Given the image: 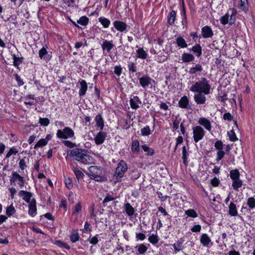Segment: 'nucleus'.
<instances>
[{
	"label": "nucleus",
	"instance_id": "nucleus-2",
	"mask_svg": "<svg viewBox=\"0 0 255 255\" xmlns=\"http://www.w3.org/2000/svg\"><path fill=\"white\" fill-rule=\"evenodd\" d=\"M189 90L193 93L202 92L204 94H209L211 86L208 80L205 77H202L200 80L195 82Z\"/></svg>",
	"mask_w": 255,
	"mask_h": 255
},
{
	"label": "nucleus",
	"instance_id": "nucleus-10",
	"mask_svg": "<svg viewBox=\"0 0 255 255\" xmlns=\"http://www.w3.org/2000/svg\"><path fill=\"white\" fill-rule=\"evenodd\" d=\"M36 200L34 198L32 199L31 202L28 205V214L31 217H34L37 213V209L36 207Z\"/></svg>",
	"mask_w": 255,
	"mask_h": 255
},
{
	"label": "nucleus",
	"instance_id": "nucleus-29",
	"mask_svg": "<svg viewBox=\"0 0 255 255\" xmlns=\"http://www.w3.org/2000/svg\"><path fill=\"white\" fill-rule=\"evenodd\" d=\"M243 185V182L240 179L233 180L232 186L234 189L238 191L239 188Z\"/></svg>",
	"mask_w": 255,
	"mask_h": 255
},
{
	"label": "nucleus",
	"instance_id": "nucleus-43",
	"mask_svg": "<svg viewBox=\"0 0 255 255\" xmlns=\"http://www.w3.org/2000/svg\"><path fill=\"white\" fill-rule=\"evenodd\" d=\"M131 150L133 152H138L139 150V142L138 140L133 141L131 145Z\"/></svg>",
	"mask_w": 255,
	"mask_h": 255
},
{
	"label": "nucleus",
	"instance_id": "nucleus-31",
	"mask_svg": "<svg viewBox=\"0 0 255 255\" xmlns=\"http://www.w3.org/2000/svg\"><path fill=\"white\" fill-rule=\"evenodd\" d=\"M183 241L182 239L178 240L176 243L173 245V247L176 252H179L182 248Z\"/></svg>",
	"mask_w": 255,
	"mask_h": 255
},
{
	"label": "nucleus",
	"instance_id": "nucleus-56",
	"mask_svg": "<svg viewBox=\"0 0 255 255\" xmlns=\"http://www.w3.org/2000/svg\"><path fill=\"white\" fill-rule=\"evenodd\" d=\"M215 147L216 149L219 151L222 150L223 147V144L221 140H218L215 143Z\"/></svg>",
	"mask_w": 255,
	"mask_h": 255
},
{
	"label": "nucleus",
	"instance_id": "nucleus-39",
	"mask_svg": "<svg viewBox=\"0 0 255 255\" xmlns=\"http://www.w3.org/2000/svg\"><path fill=\"white\" fill-rule=\"evenodd\" d=\"M141 147L142 149L144 150V151L147 152V155H152L154 153V149L152 148H151L149 147L146 145H142L141 146Z\"/></svg>",
	"mask_w": 255,
	"mask_h": 255
},
{
	"label": "nucleus",
	"instance_id": "nucleus-12",
	"mask_svg": "<svg viewBox=\"0 0 255 255\" xmlns=\"http://www.w3.org/2000/svg\"><path fill=\"white\" fill-rule=\"evenodd\" d=\"M201 32L204 38H211L213 35V32L210 27L205 26L202 28Z\"/></svg>",
	"mask_w": 255,
	"mask_h": 255
},
{
	"label": "nucleus",
	"instance_id": "nucleus-28",
	"mask_svg": "<svg viewBox=\"0 0 255 255\" xmlns=\"http://www.w3.org/2000/svg\"><path fill=\"white\" fill-rule=\"evenodd\" d=\"M190 51H192L195 53L198 57H200L202 54V48L199 44H196L193 46L192 49H190Z\"/></svg>",
	"mask_w": 255,
	"mask_h": 255
},
{
	"label": "nucleus",
	"instance_id": "nucleus-52",
	"mask_svg": "<svg viewBox=\"0 0 255 255\" xmlns=\"http://www.w3.org/2000/svg\"><path fill=\"white\" fill-rule=\"evenodd\" d=\"M230 140L235 141L238 140L234 129H232L228 132Z\"/></svg>",
	"mask_w": 255,
	"mask_h": 255
},
{
	"label": "nucleus",
	"instance_id": "nucleus-42",
	"mask_svg": "<svg viewBox=\"0 0 255 255\" xmlns=\"http://www.w3.org/2000/svg\"><path fill=\"white\" fill-rule=\"evenodd\" d=\"M88 18L86 16H83L81 17L80 19L77 21V23L81 25L85 26L88 24Z\"/></svg>",
	"mask_w": 255,
	"mask_h": 255
},
{
	"label": "nucleus",
	"instance_id": "nucleus-27",
	"mask_svg": "<svg viewBox=\"0 0 255 255\" xmlns=\"http://www.w3.org/2000/svg\"><path fill=\"white\" fill-rule=\"evenodd\" d=\"M176 44L178 47L181 48H186L188 46L185 39L181 36H179L176 38Z\"/></svg>",
	"mask_w": 255,
	"mask_h": 255
},
{
	"label": "nucleus",
	"instance_id": "nucleus-30",
	"mask_svg": "<svg viewBox=\"0 0 255 255\" xmlns=\"http://www.w3.org/2000/svg\"><path fill=\"white\" fill-rule=\"evenodd\" d=\"M47 51L46 48L43 47L39 51V56L41 59H44V60H49V58L47 56Z\"/></svg>",
	"mask_w": 255,
	"mask_h": 255
},
{
	"label": "nucleus",
	"instance_id": "nucleus-59",
	"mask_svg": "<svg viewBox=\"0 0 255 255\" xmlns=\"http://www.w3.org/2000/svg\"><path fill=\"white\" fill-rule=\"evenodd\" d=\"M15 80L17 83L18 86H21L24 84L23 80L21 79L20 77L17 74L14 75Z\"/></svg>",
	"mask_w": 255,
	"mask_h": 255
},
{
	"label": "nucleus",
	"instance_id": "nucleus-8",
	"mask_svg": "<svg viewBox=\"0 0 255 255\" xmlns=\"http://www.w3.org/2000/svg\"><path fill=\"white\" fill-rule=\"evenodd\" d=\"M194 96V100L195 102L198 105H203L205 104L206 102V97L205 95L208 94H204L202 92H197Z\"/></svg>",
	"mask_w": 255,
	"mask_h": 255
},
{
	"label": "nucleus",
	"instance_id": "nucleus-55",
	"mask_svg": "<svg viewBox=\"0 0 255 255\" xmlns=\"http://www.w3.org/2000/svg\"><path fill=\"white\" fill-rule=\"evenodd\" d=\"M147 250V247L144 244H141L138 247V252L140 254H144Z\"/></svg>",
	"mask_w": 255,
	"mask_h": 255
},
{
	"label": "nucleus",
	"instance_id": "nucleus-40",
	"mask_svg": "<svg viewBox=\"0 0 255 255\" xmlns=\"http://www.w3.org/2000/svg\"><path fill=\"white\" fill-rule=\"evenodd\" d=\"M185 213L188 217L196 218L198 217L197 212L194 209H188L185 211Z\"/></svg>",
	"mask_w": 255,
	"mask_h": 255
},
{
	"label": "nucleus",
	"instance_id": "nucleus-4",
	"mask_svg": "<svg viewBox=\"0 0 255 255\" xmlns=\"http://www.w3.org/2000/svg\"><path fill=\"white\" fill-rule=\"evenodd\" d=\"M127 170L128 165L126 162L123 160H121L118 164L114 177L117 180L121 179L124 176Z\"/></svg>",
	"mask_w": 255,
	"mask_h": 255
},
{
	"label": "nucleus",
	"instance_id": "nucleus-51",
	"mask_svg": "<svg viewBox=\"0 0 255 255\" xmlns=\"http://www.w3.org/2000/svg\"><path fill=\"white\" fill-rule=\"evenodd\" d=\"M70 240L73 243H75L79 239V236L78 233L74 232L70 236Z\"/></svg>",
	"mask_w": 255,
	"mask_h": 255
},
{
	"label": "nucleus",
	"instance_id": "nucleus-37",
	"mask_svg": "<svg viewBox=\"0 0 255 255\" xmlns=\"http://www.w3.org/2000/svg\"><path fill=\"white\" fill-rule=\"evenodd\" d=\"M72 170L78 179L82 178L84 177V174L78 168L73 166L72 167Z\"/></svg>",
	"mask_w": 255,
	"mask_h": 255
},
{
	"label": "nucleus",
	"instance_id": "nucleus-53",
	"mask_svg": "<svg viewBox=\"0 0 255 255\" xmlns=\"http://www.w3.org/2000/svg\"><path fill=\"white\" fill-rule=\"evenodd\" d=\"M81 208H82L81 204L79 202L76 204V205L74 208V210H73V214L77 215L78 214H79V213L81 210Z\"/></svg>",
	"mask_w": 255,
	"mask_h": 255
},
{
	"label": "nucleus",
	"instance_id": "nucleus-25",
	"mask_svg": "<svg viewBox=\"0 0 255 255\" xmlns=\"http://www.w3.org/2000/svg\"><path fill=\"white\" fill-rule=\"evenodd\" d=\"M203 70V67L200 64H195V66L190 67L189 70V73L190 74H195L197 72H200Z\"/></svg>",
	"mask_w": 255,
	"mask_h": 255
},
{
	"label": "nucleus",
	"instance_id": "nucleus-7",
	"mask_svg": "<svg viewBox=\"0 0 255 255\" xmlns=\"http://www.w3.org/2000/svg\"><path fill=\"white\" fill-rule=\"evenodd\" d=\"M16 181H18V185L20 187L24 186L25 183L24 178L16 172H13L12 177H11L10 179V182L11 183L15 182Z\"/></svg>",
	"mask_w": 255,
	"mask_h": 255
},
{
	"label": "nucleus",
	"instance_id": "nucleus-41",
	"mask_svg": "<svg viewBox=\"0 0 255 255\" xmlns=\"http://www.w3.org/2000/svg\"><path fill=\"white\" fill-rule=\"evenodd\" d=\"M18 152V150L15 147L10 148L9 151L7 152L5 155V158H8L12 154H16Z\"/></svg>",
	"mask_w": 255,
	"mask_h": 255
},
{
	"label": "nucleus",
	"instance_id": "nucleus-49",
	"mask_svg": "<svg viewBox=\"0 0 255 255\" xmlns=\"http://www.w3.org/2000/svg\"><path fill=\"white\" fill-rule=\"evenodd\" d=\"M47 144V141L45 140L44 138L40 139L37 143L35 145L34 148L35 149L37 148L38 147H42L46 145Z\"/></svg>",
	"mask_w": 255,
	"mask_h": 255
},
{
	"label": "nucleus",
	"instance_id": "nucleus-20",
	"mask_svg": "<svg viewBox=\"0 0 255 255\" xmlns=\"http://www.w3.org/2000/svg\"><path fill=\"white\" fill-rule=\"evenodd\" d=\"M229 214L233 217H237L238 215L236 205L234 202H231L229 205Z\"/></svg>",
	"mask_w": 255,
	"mask_h": 255
},
{
	"label": "nucleus",
	"instance_id": "nucleus-19",
	"mask_svg": "<svg viewBox=\"0 0 255 255\" xmlns=\"http://www.w3.org/2000/svg\"><path fill=\"white\" fill-rule=\"evenodd\" d=\"M114 25L117 30L121 32L126 30L127 27L126 23L121 21H114Z\"/></svg>",
	"mask_w": 255,
	"mask_h": 255
},
{
	"label": "nucleus",
	"instance_id": "nucleus-35",
	"mask_svg": "<svg viewBox=\"0 0 255 255\" xmlns=\"http://www.w3.org/2000/svg\"><path fill=\"white\" fill-rule=\"evenodd\" d=\"M188 156V152L186 150V147L184 146L182 147V158L183 159V164L185 165H187V157Z\"/></svg>",
	"mask_w": 255,
	"mask_h": 255
},
{
	"label": "nucleus",
	"instance_id": "nucleus-38",
	"mask_svg": "<svg viewBox=\"0 0 255 255\" xmlns=\"http://www.w3.org/2000/svg\"><path fill=\"white\" fill-rule=\"evenodd\" d=\"M141 133L143 136H148L151 133L150 128L148 126H146L141 129Z\"/></svg>",
	"mask_w": 255,
	"mask_h": 255
},
{
	"label": "nucleus",
	"instance_id": "nucleus-58",
	"mask_svg": "<svg viewBox=\"0 0 255 255\" xmlns=\"http://www.w3.org/2000/svg\"><path fill=\"white\" fill-rule=\"evenodd\" d=\"M122 69L121 66H116L114 67V73L118 76H120L122 74Z\"/></svg>",
	"mask_w": 255,
	"mask_h": 255
},
{
	"label": "nucleus",
	"instance_id": "nucleus-33",
	"mask_svg": "<svg viewBox=\"0 0 255 255\" xmlns=\"http://www.w3.org/2000/svg\"><path fill=\"white\" fill-rule=\"evenodd\" d=\"M12 58L13 60V65L16 67H18L23 62V57H16L15 54H12Z\"/></svg>",
	"mask_w": 255,
	"mask_h": 255
},
{
	"label": "nucleus",
	"instance_id": "nucleus-23",
	"mask_svg": "<svg viewBox=\"0 0 255 255\" xmlns=\"http://www.w3.org/2000/svg\"><path fill=\"white\" fill-rule=\"evenodd\" d=\"M81 88L79 92L80 96H83L85 95L87 90L88 86L86 81L82 80L80 82Z\"/></svg>",
	"mask_w": 255,
	"mask_h": 255
},
{
	"label": "nucleus",
	"instance_id": "nucleus-13",
	"mask_svg": "<svg viewBox=\"0 0 255 255\" xmlns=\"http://www.w3.org/2000/svg\"><path fill=\"white\" fill-rule=\"evenodd\" d=\"M18 195L19 197H22V199L24 200L26 203L29 204L31 202L30 199L32 196V194L31 192L21 190L19 192Z\"/></svg>",
	"mask_w": 255,
	"mask_h": 255
},
{
	"label": "nucleus",
	"instance_id": "nucleus-45",
	"mask_svg": "<svg viewBox=\"0 0 255 255\" xmlns=\"http://www.w3.org/2000/svg\"><path fill=\"white\" fill-rule=\"evenodd\" d=\"M39 123L43 126L47 127L50 124V121L48 118H40L39 119Z\"/></svg>",
	"mask_w": 255,
	"mask_h": 255
},
{
	"label": "nucleus",
	"instance_id": "nucleus-18",
	"mask_svg": "<svg viewBox=\"0 0 255 255\" xmlns=\"http://www.w3.org/2000/svg\"><path fill=\"white\" fill-rule=\"evenodd\" d=\"M129 103L131 108L135 110L139 108V104H141V102L137 96H134L133 98H130Z\"/></svg>",
	"mask_w": 255,
	"mask_h": 255
},
{
	"label": "nucleus",
	"instance_id": "nucleus-22",
	"mask_svg": "<svg viewBox=\"0 0 255 255\" xmlns=\"http://www.w3.org/2000/svg\"><path fill=\"white\" fill-rule=\"evenodd\" d=\"M95 120L96 123V126L100 128L101 130H102L104 127V122L101 115L98 114L97 115Z\"/></svg>",
	"mask_w": 255,
	"mask_h": 255
},
{
	"label": "nucleus",
	"instance_id": "nucleus-14",
	"mask_svg": "<svg viewBox=\"0 0 255 255\" xmlns=\"http://www.w3.org/2000/svg\"><path fill=\"white\" fill-rule=\"evenodd\" d=\"M179 106L182 109H191V106L189 104V100L187 96H184L181 97L178 102Z\"/></svg>",
	"mask_w": 255,
	"mask_h": 255
},
{
	"label": "nucleus",
	"instance_id": "nucleus-17",
	"mask_svg": "<svg viewBox=\"0 0 255 255\" xmlns=\"http://www.w3.org/2000/svg\"><path fill=\"white\" fill-rule=\"evenodd\" d=\"M200 242L204 247H209L210 244L212 245L211 240L206 234H203L200 238Z\"/></svg>",
	"mask_w": 255,
	"mask_h": 255
},
{
	"label": "nucleus",
	"instance_id": "nucleus-57",
	"mask_svg": "<svg viewBox=\"0 0 255 255\" xmlns=\"http://www.w3.org/2000/svg\"><path fill=\"white\" fill-rule=\"evenodd\" d=\"M128 70L130 72L134 73L136 71V66L134 63H131L128 65Z\"/></svg>",
	"mask_w": 255,
	"mask_h": 255
},
{
	"label": "nucleus",
	"instance_id": "nucleus-6",
	"mask_svg": "<svg viewBox=\"0 0 255 255\" xmlns=\"http://www.w3.org/2000/svg\"><path fill=\"white\" fill-rule=\"evenodd\" d=\"M205 131L203 128L197 126L193 128V139L195 142L197 143L201 140L205 135Z\"/></svg>",
	"mask_w": 255,
	"mask_h": 255
},
{
	"label": "nucleus",
	"instance_id": "nucleus-34",
	"mask_svg": "<svg viewBox=\"0 0 255 255\" xmlns=\"http://www.w3.org/2000/svg\"><path fill=\"white\" fill-rule=\"evenodd\" d=\"M176 17V12L172 10L170 12L169 15L168 16L167 21L169 24L172 25L174 24Z\"/></svg>",
	"mask_w": 255,
	"mask_h": 255
},
{
	"label": "nucleus",
	"instance_id": "nucleus-15",
	"mask_svg": "<svg viewBox=\"0 0 255 255\" xmlns=\"http://www.w3.org/2000/svg\"><path fill=\"white\" fill-rule=\"evenodd\" d=\"M198 122L199 124L203 126L207 130L210 131L211 130L212 127L211 123L207 119L205 118H200Z\"/></svg>",
	"mask_w": 255,
	"mask_h": 255
},
{
	"label": "nucleus",
	"instance_id": "nucleus-9",
	"mask_svg": "<svg viewBox=\"0 0 255 255\" xmlns=\"http://www.w3.org/2000/svg\"><path fill=\"white\" fill-rule=\"evenodd\" d=\"M139 81L141 87L143 88H145L149 85H151L152 80L148 75H144L139 78Z\"/></svg>",
	"mask_w": 255,
	"mask_h": 255
},
{
	"label": "nucleus",
	"instance_id": "nucleus-1",
	"mask_svg": "<svg viewBox=\"0 0 255 255\" xmlns=\"http://www.w3.org/2000/svg\"><path fill=\"white\" fill-rule=\"evenodd\" d=\"M69 155L73 159L84 164H89L92 161V157L88 154V150L82 148H74L70 151Z\"/></svg>",
	"mask_w": 255,
	"mask_h": 255
},
{
	"label": "nucleus",
	"instance_id": "nucleus-24",
	"mask_svg": "<svg viewBox=\"0 0 255 255\" xmlns=\"http://www.w3.org/2000/svg\"><path fill=\"white\" fill-rule=\"evenodd\" d=\"M124 208L126 213L128 216L131 217L134 215L135 210L129 203H127L124 205Z\"/></svg>",
	"mask_w": 255,
	"mask_h": 255
},
{
	"label": "nucleus",
	"instance_id": "nucleus-48",
	"mask_svg": "<svg viewBox=\"0 0 255 255\" xmlns=\"http://www.w3.org/2000/svg\"><path fill=\"white\" fill-rule=\"evenodd\" d=\"M168 57V54L167 53H165V54H161L160 55H158L157 57V60L158 62L160 63L163 62L165 61Z\"/></svg>",
	"mask_w": 255,
	"mask_h": 255
},
{
	"label": "nucleus",
	"instance_id": "nucleus-3",
	"mask_svg": "<svg viewBox=\"0 0 255 255\" xmlns=\"http://www.w3.org/2000/svg\"><path fill=\"white\" fill-rule=\"evenodd\" d=\"M89 171L88 176L91 179L98 182H103L107 180L106 177L102 175V171L100 167L91 166L89 168Z\"/></svg>",
	"mask_w": 255,
	"mask_h": 255
},
{
	"label": "nucleus",
	"instance_id": "nucleus-50",
	"mask_svg": "<svg viewBox=\"0 0 255 255\" xmlns=\"http://www.w3.org/2000/svg\"><path fill=\"white\" fill-rule=\"evenodd\" d=\"M149 241L152 244H155L158 242L159 239L157 235L152 234L148 237Z\"/></svg>",
	"mask_w": 255,
	"mask_h": 255
},
{
	"label": "nucleus",
	"instance_id": "nucleus-26",
	"mask_svg": "<svg viewBox=\"0 0 255 255\" xmlns=\"http://www.w3.org/2000/svg\"><path fill=\"white\" fill-rule=\"evenodd\" d=\"M194 59V56L191 54L184 53L182 54V60L183 62H190L193 61Z\"/></svg>",
	"mask_w": 255,
	"mask_h": 255
},
{
	"label": "nucleus",
	"instance_id": "nucleus-47",
	"mask_svg": "<svg viewBox=\"0 0 255 255\" xmlns=\"http://www.w3.org/2000/svg\"><path fill=\"white\" fill-rule=\"evenodd\" d=\"M15 212V209L13 207L12 205L8 207L6 210V214L8 216L10 217L13 214H14Z\"/></svg>",
	"mask_w": 255,
	"mask_h": 255
},
{
	"label": "nucleus",
	"instance_id": "nucleus-44",
	"mask_svg": "<svg viewBox=\"0 0 255 255\" xmlns=\"http://www.w3.org/2000/svg\"><path fill=\"white\" fill-rule=\"evenodd\" d=\"M247 204L250 209H254L255 208V199L254 197H250L247 202Z\"/></svg>",
	"mask_w": 255,
	"mask_h": 255
},
{
	"label": "nucleus",
	"instance_id": "nucleus-64",
	"mask_svg": "<svg viewBox=\"0 0 255 255\" xmlns=\"http://www.w3.org/2000/svg\"><path fill=\"white\" fill-rule=\"evenodd\" d=\"M241 4L240 5V7L242 10H245L247 8V6L248 4V0H240Z\"/></svg>",
	"mask_w": 255,
	"mask_h": 255
},
{
	"label": "nucleus",
	"instance_id": "nucleus-5",
	"mask_svg": "<svg viewBox=\"0 0 255 255\" xmlns=\"http://www.w3.org/2000/svg\"><path fill=\"white\" fill-rule=\"evenodd\" d=\"M56 136L60 139L71 138L74 136V132L70 128L66 127L62 130H57Z\"/></svg>",
	"mask_w": 255,
	"mask_h": 255
},
{
	"label": "nucleus",
	"instance_id": "nucleus-16",
	"mask_svg": "<svg viewBox=\"0 0 255 255\" xmlns=\"http://www.w3.org/2000/svg\"><path fill=\"white\" fill-rule=\"evenodd\" d=\"M103 50L110 52L111 49L114 47L113 41L105 40L101 45Z\"/></svg>",
	"mask_w": 255,
	"mask_h": 255
},
{
	"label": "nucleus",
	"instance_id": "nucleus-21",
	"mask_svg": "<svg viewBox=\"0 0 255 255\" xmlns=\"http://www.w3.org/2000/svg\"><path fill=\"white\" fill-rule=\"evenodd\" d=\"M136 47H138V49L136 50V57L138 58L145 59L147 57L148 54L143 48L138 47L136 45Z\"/></svg>",
	"mask_w": 255,
	"mask_h": 255
},
{
	"label": "nucleus",
	"instance_id": "nucleus-63",
	"mask_svg": "<svg viewBox=\"0 0 255 255\" xmlns=\"http://www.w3.org/2000/svg\"><path fill=\"white\" fill-rule=\"evenodd\" d=\"M225 154V152L223 150H220L217 152V157L216 160L217 161L220 160L223 158Z\"/></svg>",
	"mask_w": 255,
	"mask_h": 255
},
{
	"label": "nucleus",
	"instance_id": "nucleus-11",
	"mask_svg": "<svg viewBox=\"0 0 255 255\" xmlns=\"http://www.w3.org/2000/svg\"><path fill=\"white\" fill-rule=\"evenodd\" d=\"M107 136V134L106 132L104 131L99 132L95 137L96 144L97 145L102 144L104 142Z\"/></svg>",
	"mask_w": 255,
	"mask_h": 255
},
{
	"label": "nucleus",
	"instance_id": "nucleus-54",
	"mask_svg": "<svg viewBox=\"0 0 255 255\" xmlns=\"http://www.w3.org/2000/svg\"><path fill=\"white\" fill-rule=\"evenodd\" d=\"M65 183L66 185V186L68 189H70L73 187V183H72V179L69 178H65Z\"/></svg>",
	"mask_w": 255,
	"mask_h": 255
},
{
	"label": "nucleus",
	"instance_id": "nucleus-46",
	"mask_svg": "<svg viewBox=\"0 0 255 255\" xmlns=\"http://www.w3.org/2000/svg\"><path fill=\"white\" fill-rule=\"evenodd\" d=\"M229 16L230 15L229 13H227L225 15L222 16L220 18L221 23L223 25L228 23L229 21Z\"/></svg>",
	"mask_w": 255,
	"mask_h": 255
},
{
	"label": "nucleus",
	"instance_id": "nucleus-61",
	"mask_svg": "<svg viewBox=\"0 0 255 255\" xmlns=\"http://www.w3.org/2000/svg\"><path fill=\"white\" fill-rule=\"evenodd\" d=\"M19 168L22 170H23L26 167V162L25 161L24 158L21 159L19 162Z\"/></svg>",
	"mask_w": 255,
	"mask_h": 255
},
{
	"label": "nucleus",
	"instance_id": "nucleus-36",
	"mask_svg": "<svg viewBox=\"0 0 255 255\" xmlns=\"http://www.w3.org/2000/svg\"><path fill=\"white\" fill-rule=\"evenodd\" d=\"M99 21L105 28L108 27L111 23L110 20L104 17H100L99 18Z\"/></svg>",
	"mask_w": 255,
	"mask_h": 255
},
{
	"label": "nucleus",
	"instance_id": "nucleus-32",
	"mask_svg": "<svg viewBox=\"0 0 255 255\" xmlns=\"http://www.w3.org/2000/svg\"><path fill=\"white\" fill-rule=\"evenodd\" d=\"M230 177L232 180L240 179V172L238 169H234L230 171Z\"/></svg>",
	"mask_w": 255,
	"mask_h": 255
},
{
	"label": "nucleus",
	"instance_id": "nucleus-62",
	"mask_svg": "<svg viewBox=\"0 0 255 255\" xmlns=\"http://www.w3.org/2000/svg\"><path fill=\"white\" fill-rule=\"evenodd\" d=\"M63 142L66 146L70 148H73L76 146L75 143L69 140H64Z\"/></svg>",
	"mask_w": 255,
	"mask_h": 255
},
{
	"label": "nucleus",
	"instance_id": "nucleus-60",
	"mask_svg": "<svg viewBox=\"0 0 255 255\" xmlns=\"http://www.w3.org/2000/svg\"><path fill=\"white\" fill-rule=\"evenodd\" d=\"M223 119L225 121H231L233 119V117L230 113H227L224 114Z\"/></svg>",
	"mask_w": 255,
	"mask_h": 255
}]
</instances>
